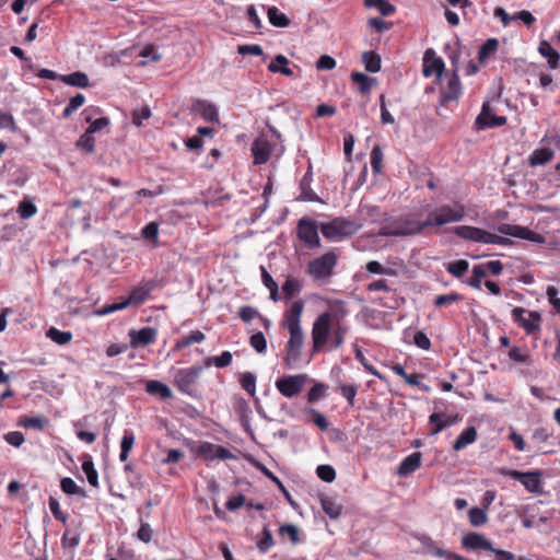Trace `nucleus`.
<instances>
[{
  "mask_svg": "<svg viewBox=\"0 0 560 560\" xmlns=\"http://www.w3.org/2000/svg\"><path fill=\"white\" fill-rule=\"evenodd\" d=\"M275 540L272 534L268 527V525L262 528V536L257 542V547L261 552H267L271 547H273Z\"/></svg>",
  "mask_w": 560,
  "mask_h": 560,
  "instance_id": "58",
  "label": "nucleus"
},
{
  "mask_svg": "<svg viewBox=\"0 0 560 560\" xmlns=\"http://www.w3.org/2000/svg\"><path fill=\"white\" fill-rule=\"evenodd\" d=\"M351 79L353 82L359 84V90L362 94L369 93L372 86L376 83L375 79L362 72H352Z\"/></svg>",
  "mask_w": 560,
  "mask_h": 560,
  "instance_id": "39",
  "label": "nucleus"
},
{
  "mask_svg": "<svg viewBox=\"0 0 560 560\" xmlns=\"http://www.w3.org/2000/svg\"><path fill=\"white\" fill-rule=\"evenodd\" d=\"M196 454L198 457L206 462H212L214 459L228 460L236 458L226 447L213 444L211 442H201L196 450Z\"/></svg>",
  "mask_w": 560,
  "mask_h": 560,
  "instance_id": "13",
  "label": "nucleus"
},
{
  "mask_svg": "<svg viewBox=\"0 0 560 560\" xmlns=\"http://www.w3.org/2000/svg\"><path fill=\"white\" fill-rule=\"evenodd\" d=\"M155 289V282L154 281H147L143 283H140L137 287H133L130 290L128 300L130 301L131 305H141L147 301L150 293Z\"/></svg>",
  "mask_w": 560,
  "mask_h": 560,
  "instance_id": "21",
  "label": "nucleus"
},
{
  "mask_svg": "<svg viewBox=\"0 0 560 560\" xmlns=\"http://www.w3.org/2000/svg\"><path fill=\"white\" fill-rule=\"evenodd\" d=\"M420 541L430 555L438 558H450L451 551L440 548L431 537L424 535L420 538Z\"/></svg>",
  "mask_w": 560,
  "mask_h": 560,
  "instance_id": "32",
  "label": "nucleus"
},
{
  "mask_svg": "<svg viewBox=\"0 0 560 560\" xmlns=\"http://www.w3.org/2000/svg\"><path fill=\"white\" fill-rule=\"evenodd\" d=\"M429 423L431 425V434H438L453 422L451 420H444L441 413L434 412L429 417Z\"/></svg>",
  "mask_w": 560,
  "mask_h": 560,
  "instance_id": "49",
  "label": "nucleus"
},
{
  "mask_svg": "<svg viewBox=\"0 0 560 560\" xmlns=\"http://www.w3.org/2000/svg\"><path fill=\"white\" fill-rule=\"evenodd\" d=\"M347 315L345 302L337 301L315 318L311 332L314 353L320 352L326 346L337 350L345 343L348 327L342 319Z\"/></svg>",
  "mask_w": 560,
  "mask_h": 560,
  "instance_id": "1",
  "label": "nucleus"
},
{
  "mask_svg": "<svg viewBox=\"0 0 560 560\" xmlns=\"http://www.w3.org/2000/svg\"><path fill=\"white\" fill-rule=\"evenodd\" d=\"M465 212H429L425 219L421 212H406L389 223L385 229L389 235H410L421 232L429 226H441L448 222H457L464 218Z\"/></svg>",
  "mask_w": 560,
  "mask_h": 560,
  "instance_id": "2",
  "label": "nucleus"
},
{
  "mask_svg": "<svg viewBox=\"0 0 560 560\" xmlns=\"http://www.w3.org/2000/svg\"><path fill=\"white\" fill-rule=\"evenodd\" d=\"M499 47V42L495 38H489L485 42V44L480 47L478 52V59L480 62H483L488 59L492 54L497 51Z\"/></svg>",
  "mask_w": 560,
  "mask_h": 560,
  "instance_id": "51",
  "label": "nucleus"
},
{
  "mask_svg": "<svg viewBox=\"0 0 560 560\" xmlns=\"http://www.w3.org/2000/svg\"><path fill=\"white\" fill-rule=\"evenodd\" d=\"M60 80L66 84L82 89L88 88L90 85L88 75L81 71H77L67 75H61Z\"/></svg>",
  "mask_w": 560,
  "mask_h": 560,
  "instance_id": "37",
  "label": "nucleus"
},
{
  "mask_svg": "<svg viewBox=\"0 0 560 560\" xmlns=\"http://www.w3.org/2000/svg\"><path fill=\"white\" fill-rule=\"evenodd\" d=\"M538 51L542 57L547 58L551 69L558 68L560 55L552 48V46L548 42L542 40L539 44Z\"/></svg>",
  "mask_w": 560,
  "mask_h": 560,
  "instance_id": "28",
  "label": "nucleus"
},
{
  "mask_svg": "<svg viewBox=\"0 0 560 560\" xmlns=\"http://www.w3.org/2000/svg\"><path fill=\"white\" fill-rule=\"evenodd\" d=\"M60 488L61 490L69 495H79V497H85L86 493L84 489L79 487L75 481L70 477H63L60 480Z\"/></svg>",
  "mask_w": 560,
  "mask_h": 560,
  "instance_id": "40",
  "label": "nucleus"
},
{
  "mask_svg": "<svg viewBox=\"0 0 560 560\" xmlns=\"http://www.w3.org/2000/svg\"><path fill=\"white\" fill-rule=\"evenodd\" d=\"M307 382L306 374L284 375L276 381V388L282 396L292 398L303 390Z\"/></svg>",
  "mask_w": 560,
  "mask_h": 560,
  "instance_id": "9",
  "label": "nucleus"
},
{
  "mask_svg": "<svg viewBox=\"0 0 560 560\" xmlns=\"http://www.w3.org/2000/svg\"><path fill=\"white\" fill-rule=\"evenodd\" d=\"M505 124V116H495L491 114V107L489 103H485L482 105L481 113L476 118V126L478 129L501 127Z\"/></svg>",
  "mask_w": 560,
  "mask_h": 560,
  "instance_id": "18",
  "label": "nucleus"
},
{
  "mask_svg": "<svg viewBox=\"0 0 560 560\" xmlns=\"http://www.w3.org/2000/svg\"><path fill=\"white\" fill-rule=\"evenodd\" d=\"M369 8H376L384 16L392 15L395 12V7L387 0H364Z\"/></svg>",
  "mask_w": 560,
  "mask_h": 560,
  "instance_id": "50",
  "label": "nucleus"
},
{
  "mask_svg": "<svg viewBox=\"0 0 560 560\" xmlns=\"http://www.w3.org/2000/svg\"><path fill=\"white\" fill-rule=\"evenodd\" d=\"M261 271V281L264 285L269 290L270 292V300L273 302H277L279 298V287L278 283L275 281L272 276L266 270L264 266L260 267Z\"/></svg>",
  "mask_w": 560,
  "mask_h": 560,
  "instance_id": "36",
  "label": "nucleus"
},
{
  "mask_svg": "<svg viewBox=\"0 0 560 560\" xmlns=\"http://www.w3.org/2000/svg\"><path fill=\"white\" fill-rule=\"evenodd\" d=\"M250 150L254 164L261 165L267 163L272 153L278 150V144L270 142L266 136L261 135L254 140Z\"/></svg>",
  "mask_w": 560,
  "mask_h": 560,
  "instance_id": "12",
  "label": "nucleus"
},
{
  "mask_svg": "<svg viewBox=\"0 0 560 560\" xmlns=\"http://www.w3.org/2000/svg\"><path fill=\"white\" fill-rule=\"evenodd\" d=\"M249 345L258 352L265 353L267 350V340L261 331L250 336Z\"/></svg>",
  "mask_w": 560,
  "mask_h": 560,
  "instance_id": "64",
  "label": "nucleus"
},
{
  "mask_svg": "<svg viewBox=\"0 0 560 560\" xmlns=\"http://www.w3.org/2000/svg\"><path fill=\"white\" fill-rule=\"evenodd\" d=\"M420 541L430 555L438 558H450L451 551L440 548L431 537L424 535L420 538Z\"/></svg>",
  "mask_w": 560,
  "mask_h": 560,
  "instance_id": "31",
  "label": "nucleus"
},
{
  "mask_svg": "<svg viewBox=\"0 0 560 560\" xmlns=\"http://www.w3.org/2000/svg\"><path fill=\"white\" fill-rule=\"evenodd\" d=\"M191 109L200 114L208 121H219V116L215 106L207 101L196 100L192 104Z\"/></svg>",
  "mask_w": 560,
  "mask_h": 560,
  "instance_id": "22",
  "label": "nucleus"
},
{
  "mask_svg": "<svg viewBox=\"0 0 560 560\" xmlns=\"http://www.w3.org/2000/svg\"><path fill=\"white\" fill-rule=\"evenodd\" d=\"M453 232L464 238L482 244H497L502 246H512L514 243L511 238L498 235L495 233L468 225L456 226Z\"/></svg>",
  "mask_w": 560,
  "mask_h": 560,
  "instance_id": "4",
  "label": "nucleus"
},
{
  "mask_svg": "<svg viewBox=\"0 0 560 560\" xmlns=\"http://www.w3.org/2000/svg\"><path fill=\"white\" fill-rule=\"evenodd\" d=\"M205 339H206V335L201 330H192L188 335L183 336L180 339H178L175 342L173 350H175V351L183 350L194 343H200V342L205 341Z\"/></svg>",
  "mask_w": 560,
  "mask_h": 560,
  "instance_id": "25",
  "label": "nucleus"
},
{
  "mask_svg": "<svg viewBox=\"0 0 560 560\" xmlns=\"http://www.w3.org/2000/svg\"><path fill=\"white\" fill-rule=\"evenodd\" d=\"M82 470L86 475L88 481L92 487H98V474L94 467V463L90 456H85L82 463Z\"/></svg>",
  "mask_w": 560,
  "mask_h": 560,
  "instance_id": "44",
  "label": "nucleus"
},
{
  "mask_svg": "<svg viewBox=\"0 0 560 560\" xmlns=\"http://www.w3.org/2000/svg\"><path fill=\"white\" fill-rule=\"evenodd\" d=\"M85 102V97L83 94L81 93H77L74 96H72L70 100H69V103L68 105L65 107L63 109V113H62V116L65 118H69L72 116V114L79 108L81 107Z\"/></svg>",
  "mask_w": 560,
  "mask_h": 560,
  "instance_id": "53",
  "label": "nucleus"
},
{
  "mask_svg": "<svg viewBox=\"0 0 560 560\" xmlns=\"http://www.w3.org/2000/svg\"><path fill=\"white\" fill-rule=\"evenodd\" d=\"M77 147L89 153H93L95 151V139L92 133L85 131L77 141Z\"/></svg>",
  "mask_w": 560,
  "mask_h": 560,
  "instance_id": "60",
  "label": "nucleus"
},
{
  "mask_svg": "<svg viewBox=\"0 0 560 560\" xmlns=\"http://www.w3.org/2000/svg\"><path fill=\"white\" fill-rule=\"evenodd\" d=\"M80 544V535L73 530L67 529L61 537L63 548L74 549Z\"/></svg>",
  "mask_w": 560,
  "mask_h": 560,
  "instance_id": "63",
  "label": "nucleus"
},
{
  "mask_svg": "<svg viewBox=\"0 0 560 560\" xmlns=\"http://www.w3.org/2000/svg\"><path fill=\"white\" fill-rule=\"evenodd\" d=\"M289 59L283 55H277L272 62L268 66L270 72H280L285 77H292L293 70L288 67Z\"/></svg>",
  "mask_w": 560,
  "mask_h": 560,
  "instance_id": "34",
  "label": "nucleus"
},
{
  "mask_svg": "<svg viewBox=\"0 0 560 560\" xmlns=\"http://www.w3.org/2000/svg\"><path fill=\"white\" fill-rule=\"evenodd\" d=\"M420 541L430 555L438 558H450L451 551L440 548L431 537L424 535L420 538Z\"/></svg>",
  "mask_w": 560,
  "mask_h": 560,
  "instance_id": "29",
  "label": "nucleus"
},
{
  "mask_svg": "<svg viewBox=\"0 0 560 560\" xmlns=\"http://www.w3.org/2000/svg\"><path fill=\"white\" fill-rule=\"evenodd\" d=\"M362 61L369 72L375 73L381 70V57L374 51L363 52Z\"/></svg>",
  "mask_w": 560,
  "mask_h": 560,
  "instance_id": "41",
  "label": "nucleus"
},
{
  "mask_svg": "<svg viewBox=\"0 0 560 560\" xmlns=\"http://www.w3.org/2000/svg\"><path fill=\"white\" fill-rule=\"evenodd\" d=\"M359 228L360 225L352 220L336 218L330 222L323 223L320 231L325 238L338 242L343 237L354 234Z\"/></svg>",
  "mask_w": 560,
  "mask_h": 560,
  "instance_id": "6",
  "label": "nucleus"
},
{
  "mask_svg": "<svg viewBox=\"0 0 560 560\" xmlns=\"http://www.w3.org/2000/svg\"><path fill=\"white\" fill-rule=\"evenodd\" d=\"M477 440V430L475 427H468L466 428L454 441L453 443V450L454 451H460L468 446L469 444H472Z\"/></svg>",
  "mask_w": 560,
  "mask_h": 560,
  "instance_id": "26",
  "label": "nucleus"
},
{
  "mask_svg": "<svg viewBox=\"0 0 560 560\" xmlns=\"http://www.w3.org/2000/svg\"><path fill=\"white\" fill-rule=\"evenodd\" d=\"M135 440H136V438H135V434L132 431L126 430L124 432V435H122V439L120 442V454H119V459L121 462H126L128 459L129 453L133 447Z\"/></svg>",
  "mask_w": 560,
  "mask_h": 560,
  "instance_id": "38",
  "label": "nucleus"
},
{
  "mask_svg": "<svg viewBox=\"0 0 560 560\" xmlns=\"http://www.w3.org/2000/svg\"><path fill=\"white\" fill-rule=\"evenodd\" d=\"M555 155L553 150L550 148L544 147L536 149L528 159V164L533 167L540 166L547 164L552 160Z\"/></svg>",
  "mask_w": 560,
  "mask_h": 560,
  "instance_id": "24",
  "label": "nucleus"
},
{
  "mask_svg": "<svg viewBox=\"0 0 560 560\" xmlns=\"http://www.w3.org/2000/svg\"><path fill=\"white\" fill-rule=\"evenodd\" d=\"M462 547L468 551L486 550L492 552L494 547L492 542L482 534L469 532L462 537Z\"/></svg>",
  "mask_w": 560,
  "mask_h": 560,
  "instance_id": "15",
  "label": "nucleus"
},
{
  "mask_svg": "<svg viewBox=\"0 0 560 560\" xmlns=\"http://www.w3.org/2000/svg\"><path fill=\"white\" fill-rule=\"evenodd\" d=\"M444 71V62L440 57L435 56V52L433 49H428L424 52L423 57V75L429 78L433 75L434 73L438 75V78H441L442 73Z\"/></svg>",
  "mask_w": 560,
  "mask_h": 560,
  "instance_id": "19",
  "label": "nucleus"
},
{
  "mask_svg": "<svg viewBox=\"0 0 560 560\" xmlns=\"http://www.w3.org/2000/svg\"><path fill=\"white\" fill-rule=\"evenodd\" d=\"M463 300V296L457 293V292H451L448 294H441V295H438L434 301H433V304L435 307H443V306H447L452 303H455V302H458V301H462Z\"/></svg>",
  "mask_w": 560,
  "mask_h": 560,
  "instance_id": "57",
  "label": "nucleus"
},
{
  "mask_svg": "<svg viewBox=\"0 0 560 560\" xmlns=\"http://www.w3.org/2000/svg\"><path fill=\"white\" fill-rule=\"evenodd\" d=\"M420 541L430 555L438 558H450L451 551L440 548L431 537L424 535L420 538Z\"/></svg>",
  "mask_w": 560,
  "mask_h": 560,
  "instance_id": "33",
  "label": "nucleus"
},
{
  "mask_svg": "<svg viewBox=\"0 0 560 560\" xmlns=\"http://www.w3.org/2000/svg\"><path fill=\"white\" fill-rule=\"evenodd\" d=\"M128 336L130 338V347H145L155 342L158 331L153 327H143L139 330L130 329Z\"/></svg>",
  "mask_w": 560,
  "mask_h": 560,
  "instance_id": "17",
  "label": "nucleus"
},
{
  "mask_svg": "<svg viewBox=\"0 0 560 560\" xmlns=\"http://www.w3.org/2000/svg\"><path fill=\"white\" fill-rule=\"evenodd\" d=\"M268 18L270 23L277 27H287L290 24V20L287 15L279 12L276 7L268 9Z\"/></svg>",
  "mask_w": 560,
  "mask_h": 560,
  "instance_id": "52",
  "label": "nucleus"
},
{
  "mask_svg": "<svg viewBox=\"0 0 560 560\" xmlns=\"http://www.w3.org/2000/svg\"><path fill=\"white\" fill-rule=\"evenodd\" d=\"M421 463L422 454L420 452L411 453L400 462L396 474L399 477H407L418 470L421 467Z\"/></svg>",
  "mask_w": 560,
  "mask_h": 560,
  "instance_id": "20",
  "label": "nucleus"
},
{
  "mask_svg": "<svg viewBox=\"0 0 560 560\" xmlns=\"http://www.w3.org/2000/svg\"><path fill=\"white\" fill-rule=\"evenodd\" d=\"M279 535L284 537L288 536L293 545L300 542V529L293 524H283L279 527Z\"/></svg>",
  "mask_w": 560,
  "mask_h": 560,
  "instance_id": "55",
  "label": "nucleus"
},
{
  "mask_svg": "<svg viewBox=\"0 0 560 560\" xmlns=\"http://www.w3.org/2000/svg\"><path fill=\"white\" fill-rule=\"evenodd\" d=\"M300 290H301L300 281L292 276H289L287 278V280L284 281V283L282 284V292L287 300L292 299L295 294H298L300 292Z\"/></svg>",
  "mask_w": 560,
  "mask_h": 560,
  "instance_id": "47",
  "label": "nucleus"
},
{
  "mask_svg": "<svg viewBox=\"0 0 560 560\" xmlns=\"http://www.w3.org/2000/svg\"><path fill=\"white\" fill-rule=\"evenodd\" d=\"M506 476L511 477L512 479L521 481L525 489L529 492H542V485L540 479L541 472L538 470L527 472H522L518 470H509L506 472Z\"/></svg>",
  "mask_w": 560,
  "mask_h": 560,
  "instance_id": "14",
  "label": "nucleus"
},
{
  "mask_svg": "<svg viewBox=\"0 0 560 560\" xmlns=\"http://www.w3.org/2000/svg\"><path fill=\"white\" fill-rule=\"evenodd\" d=\"M512 318L527 335H534L540 331L541 315L538 312L515 306L512 310Z\"/></svg>",
  "mask_w": 560,
  "mask_h": 560,
  "instance_id": "8",
  "label": "nucleus"
},
{
  "mask_svg": "<svg viewBox=\"0 0 560 560\" xmlns=\"http://www.w3.org/2000/svg\"><path fill=\"white\" fill-rule=\"evenodd\" d=\"M420 541L430 555L438 558H450L451 551L440 548L431 537L424 535L420 538Z\"/></svg>",
  "mask_w": 560,
  "mask_h": 560,
  "instance_id": "30",
  "label": "nucleus"
},
{
  "mask_svg": "<svg viewBox=\"0 0 560 560\" xmlns=\"http://www.w3.org/2000/svg\"><path fill=\"white\" fill-rule=\"evenodd\" d=\"M553 432L548 427H538L532 431L530 439L535 443H547L552 438Z\"/></svg>",
  "mask_w": 560,
  "mask_h": 560,
  "instance_id": "56",
  "label": "nucleus"
},
{
  "mask_svg": "<svg viewBox=\"0 0 560 560\" xmlns=\"http://www.w3.org/2000/svg\"><path fill=\"white\" fill-rule=\"evenodd\" d=\"M301 192L296 197L298 200L302 201H314L317 202L320 206H325L326 202L322 197H319L317 194H315L312 188L310 187V182L307 175L303 177L300 184Z\"/></svg>",
  "mask_w": 560,
  "mask_h": 560,
  "instance_id": "23",
  "label": "nucleus"
},
{
  "mask_svg": "<svg viewBox=\"0 0 560 560\" xmlns=\"http://www.w3.org/2000/svg\"><path fill=\"white\" fill-rule=\"evenodd\" d=\"M327 385L324 383H316L307 393V401L313 404L325 397Z\"/></svg>",
  "mask_w": 560,
  "mask_h": 560,
  "instance_id": "61",
  "label": "nucleus"
},
{
  "mask_svg": "<svg viewBox=\"0 0 560 560\" xmlns=\"http://www.w3.org/2000/svg\"><path fill=\"white\" fill-rule=\"evenodd\" d=\"M46 336L57 345L63 346L69 343L72 340V332L71 331H61L57 329L56 327H50Z\"/></svg>",
  "mask_w": 560,
  "mask_h": 560,
  "instance_id": "42",
  "label": "nucleus"
},
{
  "mask_svg": "<svg viewBox=\"0 0 560 560\" xmlns=\"http://www.w3.org/2000/svg\"><path fill=\"white\" fill-rule=\"evenodd\" d=\"M469 268V262L465 259H458L455 261H451L446 266L447 272L456 278H462Z\"/></svg>",
  "mask_w": 560,
  "mask_h": 560,
  "instance_id": "48",
  "label": "nucleus"
},
{
  "mask_svg": "<svg viewBox=\"0 0 560 560\" xmlns=\"http://www.w3.org/2000/svg\"><path fill=\"white\" fill-rule=\"evenodd\" d=\"M354 357L355 359L363 365L364 370L376 376L377 378L380 380H384V375L381 374L372 364H370L365 358V355L363 354L362 350L360 348H357L355 351H354Z\"/></svg>",
  "mask_w": 560,
  "mask_h": 560,
  "instance_id": "59",
  "label": "nucleus"
},
{
  "mask_svg": "<svg viewBox=\"0 0 560 560\" xmlns=\"http://www.w3.org/2000/svg\"><path fill=\"white\" fill-rule=\"evenodd\" d=\"M320 505L323 511L331 518L340 516L342 506L338 504L331 497L324 495L320 498Z\"/></svg>",
  "mask_w": 560,
  "mask_h": 560,
  "instance_id": "35",
  "label": "nucleus"
},
{
  "mask_svg": "<svg viewBox=\"0 0 560 560\" xmlns=\"http://www.w3.org/2000/svg\"><path fill=\"white\" fill-rule=\"evenodd\" d=\"M336 265L337 255L334 252H327L320 257L312 259L307 264L306 272L315 282L328 283Z\"/></svg>",
  "mask_w": 560,
  "mask_h": 560,
  "instance_id": "5",
  "label": "nucleus"
},
{
  "mask_svg": "<svg viewBox=\"0 0 560 560\" xmlns=\"http://www.w3.org/2000/svg\"><path fill=\"white\" fill-rule=\"evenodd\" d=\"M469 523L474 527L483 526L488 522L487 513L483 509L480 508H471L468 511Z\"/></svg>",
  "mask_w": 560,
  "mask_h": 560,
  "instance_id": "46",
  "label": "nucleus"
},
{
  "mask_svg": "<svg viewBox=\"0 0 560 560\" xmlns=\"http://www.w3.org/2000/svg\"><path fill=\"white\" fill-rule=\"evenodd\" d=\"M240 384L242 388L250 396L256 397V376L250 372H245L240 375Z\"/></svg>",
  "mask_w": 560,
  "mask_h": 560,
  "instance_id": "45",
  "label": "nucleus"
},
{
  "mask_svg": "<svg viewBox=\"0 0 560 560\" xmlns=\"http://www.w3.org/2000/svg\"><path fill=\"white\" fill-rule=\"evenodd\" d=\"M145 390L150 395L159 396L162 399H170L173 397L171 388L160 381H149L145 385Z\"/></svg>",
  "mask_w": 560,
  "mask_h": 560,
  "instance_id": "27",
  "label": "nucleus"
},
{
  "mask_svg": "<svg viewBox=\"0 0 560 560\" xmlns=\"http://www.w3.org/2000/svg\"><path fill=\"white\" fill-rule=\"evenodd\" d=\"M232 353L230 351H223L220 355L209 357L205 361V365L207 368L214 365L218 369L225 368L232 362Z\"/></svg>",
  "mask_w": 560,
  "mask_h": 560,
  "instance_id": "43",
  "label": "nucleus"
},
{
  "mask_svg": "<svg viewBox=\"0 0 560 560\" xmlns=\"http://www.w3.org/2000/svg\"><path fill=\"white\" fill-rule=\"evenodd\" d=\"M472 275L470 279L468 280V284L472 287L474 289H480L481 288V280L487 276V269L483 265H475L472 267Z\"/></svg>",
  "mask_w": 560,
  "mask_h": 560,
  "instance_id": "54",
  "label": "nucleus"
},
{
  "mask_svg": "<svg viewBox=\"0 0 560 560\" xmlns=\"http://www.w3.org/2000/svg\"><path fill=\"white\" fill-rule=\"evenodd\" d=\"M299 237L311 248L319 246L317 224L314 221L302 219L298 225Z\"/></svg>",
  "mask_w": 560,
  "mask_h": 560,
  "instance_id": "16",
  "label": "nucleus"
},
{
  "mask_svg": "<svg viewBox=\"0 0 560 560\" xmlns=\"http://www.w3.org/2000/svg\"><path fill=\"white\" fill-rule=\"evenodd\" d=\"M493 230L499 232L502 235L521 238L525 241H529L536 244H545L546 238L544 235L532 231L530 229L518 225V224H510V223H500L493 226Z\"/></svg>",
  "mask_w": 560,
  "mask_h": 560,
  "instance_id": "7",
  "label": "nucleus"
},
{
  "mask_svg": "<svg viewBox=\"0 0 560 560\" xmlns=\"http://www.w3.org/2000/svg\"><path fill=\"white\" fill-rule=\"evenodd\" d=\"M304 311L302 300L294 301L284 312L281 325L288 329L290 338L285 346V362L290 365L301 357L302 346L304 343V334L301 327V317Z\"/></svg>",
  "mask_w": 560,
  "mask_h": 560,
  "instance_id": "3",
  "label": "nucleus"
},
{
  "mask_svg": "<svg viewBox=\"0 0 560 560\" xmlns=\"http://www.w3.org/2000/svg\"><path fill=\"white\" fill-rule=\"evenodd\" d=\"M510 360L518 363L530 364L532 358L527 352H524L520 347L514 346L509 351Z\"/></svg>",
  "mask_w": 560,
  "mask_h": 560,
  "instance_id": "62",
  "label": "nucleus"
},
{
  "mask_svg": "<svg viewBox=\"0 0 560 560\" xmlns=\"http://www.w3.org/2000/svg\"><path fill=\"white\" fill-rule=\"evenodd\" d=\"M202 370V366H191L177 370L174 375V385L180 393L192 396L195 392L194 386Z\"/></svg>",
  "mask_w": 560,
  "mask_h": 560,
  "instance_id": "10",
  "label": "nucleus"
},
{
  "mask_svg": "<svg viewBox=\"0 0 560 560\" xmlns=\"http://www.w3.org/2000/svg\"><path fill=\"white\" fill-rule=\"evenodd\" d=\"M452 61L454 67L453 73L447 79L446 85H442L440 91L442 103L457 101L462 94V85L458 77V58L453 56Z\"/></svg>",
  "mask_w": 560,
  "mask_h": 560,
  "instance_id": "11",
  "label": "nucleus"
}]
</instances>
